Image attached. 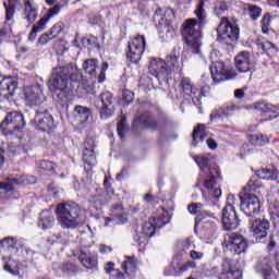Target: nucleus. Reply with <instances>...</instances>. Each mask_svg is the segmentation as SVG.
Returning a JSON list of instances; mask_svg holds the SVG:
<instances>
[{"mask_svg":"<svg viewBox=\"0 0 279 279\" xmlns=\"http://www.w3.org/2000/svg\"><path fill=\"white\" fill-rule=\"evenodd\" d=\"M80 70L77 65L70 63L65 66H57L52 70L49 80V88L53 90L61 101L73 95V85L71 82H77Z\"/></svg>","mask_w":279,"mask_h":279,"instance_id":"nucleus-1","label":"nucleus"},{"mask_svg":"<svg viewBox=\"0 0 279 279\" xmlns=\"http://www.w3.org/2000/svg\"><path fill=\"white\" fill-rule=\"evenodd\" d=\"M207 0H199L195 14L198 20L190 19L183 24L182 36L192 53H199L202 48V25L206 19V10L204 9Z\"/></svg>","mask_w":279,"mask_h":279,"instance_id":"nucleus-2","label":"nucleus"},{"mask_svg":"<svg viewBox=\"0 0 279 279\" xmlns=\"http://www.w3.org/2000/svg\"><path fill=\"white\" fill-rule=\"evenodd\" d=\"M196 165L203 172L198 179L196 186H205L209 191L210 197L219 199L221 197V189L216 187L218 182H221V173L218 167L210 166V159L206 156L194 157Z\"/></svg>","mask_w":279,"mask_h":279,"instance_id":"nucleus-3","label":"nucleus"},{"mask_svg":"<svg viewBox=\"0 0 279 279\" xmlns=\"http://www.w3.org/2000/svg\"><path fill=\"white\" fill-rule=\"evenodd\" d=\"M56 215L63 230H75L82 223V208L75 203H60L56 208Z\"/></svg>","mask_w":279,"mask_h":279,"instance_id":"nucleus-4","label":"nucleus"},{"mask_svg":"<svg viewBox=\"0 0 279 279\" xmlns=\"http://www.w3.org/2000/svg\"><path fill=\"white\" fill-rule=\"evenodd\" d=\"M190 247H193V241H191L190 238L184 239L177 244V255L172 262V269L177 276H182V274L186 272L187 269L197 268V262H182V258L186 256Z\"/></svg>","mask_w":279,"mask_h":279,"instance_id":"nucleus-5","label":"nucleus"},{"mask_svg":"<svg viewBox=\"0 0 279 279\" xmlns=\"http://www.w3.org/2000/svg\"><path fill=\"white\" fill-rule=\"evenodd\" d=\"M218 40L225 45H232L239 40V25L228 21V17H222L221 22L217 28Z\"/></svg>","mask_w":279,"mask_h":279,"instance_id":"nucleus-6","label":"nucleus"},{"mask_svg":"<svg viewBox=\"0 0 279 279\" xmlns=\"http://www.w3.org/2000/svg\"><path fill=\"white\" fill-rule=\"evenodd\" d=\"M146 45L145 36L143 35H136L131 38L128 45L126 60L133 64H138L141 62V58H143Z\"/></svg>","mask_w":279,"mask_h":279,"instance_id":"nucleus-7","label":"nucleus"},{"mask_svg":"<svg viewBox=\"0 0 279 279\" xmlns=\"http://www.w3.org/2000/svg\"><path fill=\"white\" fill-rule=\"evenodd\" d=\"M210 73L213 81L216 84L220 82H226L228 80H234L236 77V70L230 65H226V63L221 61H216L210 65Z\"/></svg>","mask_w":279,"mask_h":279,"instance_id":"nucleus-8","label":"nucleus"},{"mask_svg":"<svg viewBox=\"0 0 279 279\" xmlns=\"http://www.w3.org/2000/svg\"><path fill=\"white\" fill-rule=\"evenodd\" d=\"M223 245L231 254L241 255L247 251V240L239 233H228L225 235Z\"/></svg>","mask_w":279,"mask_h":279,"instance_id":"nucleus-9","label":"nucleus"},{"mask_svg":"<svg viewBox=\"0 0 279 279\" xmlns=\"http://www.w3.org/2000/svg\"><path fill=\"white\" fill-rule=\"evenodd\" d=\"M23 128H25V118L19 111L9 112L0 124L2 132H9V134L21 132Z\"/></svg>","mask_w":279,"mask_h":279,"instance_id":"nucleus-10","label":"nucleus"},{"mask_svg":"<svg viewBox=\"0 0 279 279\" xmlns=\"http://www.w3.org/2000/svg\"><path fill=\"white\" fill-rule=\"evenodd\" d=\"M240 209L246 217L254 219V217L260 213V201L258 199V196L251 193H244L243 196H240Z\"/></svg>","mask_w":279,"mask_h":279,"instance_id":"nucleus-11","label":"nucleus"},{"mask_svg":"<svg viewBox=\"0 0 279 279\" xmlns=\"http://www.w3.org/2000/svg\"><path fill=\"white\" fill-rule=\"evenodd\" d=\"M108 62H104L99 71V60L97 59H87L83 63V69L86 75H89L92 80H97L99 84L106 82V72L108 71ZM99 71V74L97 73Z\"/></svg>","mask_w":279,"mask_h":279,"instance_id":"nucleus-12","label":"nucleus"},{"mask_svg":"<svg viewBox=\"0 0 279 279\" xmlns=\"http://www.w3.org/2000/svg\"><path fill=\"white\" fill-rule=\"evenodd\" d=\"M72 254L86 269H95V267H97V253L88 251V246L82 245L80 251L74 250Z\"/></svg>","mask_w":279,"mask_h":279,"instance_id":"nucleus-13","label":"nucleus"},{"mask_svg":"<svg viewBox=\"0 0 279 279\" xmlns=\"http://www.w3.org/2000/svg\"><path fill=\"white\" fill-rule=\"evenodd\" d=\"M250 232L256 241H263L269 233L270 223L267 219L251 218L248 220Z\"/></svg>","mask_w":279,"mask_h":279,"instance_id":"nucleus-14","label":"nucleus"},{"mask_svg":"<svg viewBox=\"0 0 279 279\" xmlns=\"http://www.w3.org/2000/svg\"><path fill=\"white\" fill-rule=\"evenodd\" d=\"M101 106L99 108L100 119H110L114 114V97L110 92H104L98 97Z\"/></svg>","mask_w":279,"mask_h":279,"instance_id":"nucleus-15","label":"nucleus"},{"mask_svg":"<svg viewBox=\"0 0 279 279\" xmlns=\"http://www.w3.org/2000/svg\"><path fill=\"white\" fill-rule=\"evenodd\" d=\"M148 71L153 77H156L159 82H165L169 77V71L167 70V62L160 58H150Z\"/></svg>","mask_w":279,"mask_h":279,"instance_id":"nucleus-16","label":"nucleus"},{"mask_svg":"<svg viewBox=\"0 0 279 279\" xmlns=\"http://www.w3.org/2000/svg\"><path fill=\"white\" fill-rule=\"evenodd\" d=\"M21 3L20 0H8L3 2L5 10L4 29L0 31V36H5L9 32H12L14 25V14L16 12V5Z\"/></svg>","mask_w":279,"mask_h":279,"instance_id":"nucleus-17","label":"nucleus"},{"mask_svg":"<svg viewBox=\"0 0 279 279\" xmlns=\"http://www.w3.org/2000/svg\"><path fill=\"white\" fill-rule=\"evenodd\" d=\"M241 225V219H239V214L234 206H226L222 209V226L225 230H236Z\"/></svg>","mask_w":279,"mask_h":279,"instance_id":"nucleus-18","label":"nucleus"},{"mask_svg":"<svg viewBox=\"0 0 279 279\" xmlns=\"http://www.w3.org/2000/svg\"><path fill=\"white\" fill-rule=\"evenodd\" d=\"M19 88V82L12 76H8L1 80L0 82V101H8L10 97H14Z\"/></svg>","mask_w":279,"mask_h":279,"instance_id":"nucleus-19","label":"nucleus"},{"mask_svg":"<svg viewBox=\"0 0 279 279\" xmlns=\"http://www.w3.org/2000/svg\"><path fill=\"white\" fill-rule=\"evenodd\" d=\"M29 184H36V177L22 175L20 178H10L0 183L2 191H14V186H27Z\"/></svg>","mask_w":279,"mask_h":279,"instance_id":"nucleus-20","label":"nucleus"},{"mask_svg":"<svg viewBox=\"0 0 279 279\" xmlns=\"http://www.w3.org/2000/svg\"><path fill=\"white\" fill-rule=\"evenodd\" d=\"M143 125L144 128H147V130H160L161 125L160 122L156 121V118H154L149 113H142L134 118L133 120V130H138Z\"/></svg>","mask_w":279,"mask_h":279,"instance_id":"nucleus-21","label":"nucleus"},{"mask_svg":"<svg viewBox=\"0 0 279 279\" xmlns=\"http://www.w3.org/2000/svg\"><path fill=\"white\" fill-rule=\"evenodd\" d=\"M37 128L41 130V132H51L56 129V123L53 122V116L49 113V111H37L34 119Z\"/></svg>","mask_w":279,"mask_h":279,"instance_id":"nucleus-22","label":"nucleus"},{"mask_svg":"<svg viewBox=\"0 0 279 279\" xmlns=\"http://www.w3.org/2000/svg\"><path fill=\"white\" fill-rule=\"evenodd\" d=\"M24 95L29 106H40L46 99L45 94L43 93V86L40 85L26 87Z\"/></svg>","mask_w":279,"mask_h":279,"instance_id":"nucleus-23","label":"nucleus"},{"mask_svg":"<svg viewBox=\"0 0 279 279\" xmlns=\"http://www.w3.org/2000/svg\"><path fill=\"white\" fill-rule=\"evenodd\" d=\"M255 271L264 276V279H276L271 257L269 256H262L257 259V263L255 265Z\"/></svg>","mask_w":279,"mask_h":279,"instance_id":"nucleus-24","label":"nucleus"},{"mask_svg":"<svg viewBox=\"0 0 279 279\" xmlns=\"http://www.w3.org/2000/svg\"><path fill=\"white\" fill-rule=\"evenodd\" d=\"M221 267L222 270L219 275V279H241V276H243L241 269L230 259H223Z\"/></svg>","mask_w":279,"mask_h":279,"instance_id":"nucleus-25","label":"nucleus"},{"mask_svg":"<svg viewBox=\"0 0 279 279\" xmlns=\"http://www.w3.org/2000/svg\"><path fill=\"white\" fill-rule=\"evenodd\" d=\"M252 66H254V64L252 63V54H250V52L242 51L235 57V69H238L240 73H250Z\"/></svg>","mask_w":279,"mask_h":279,"instance_id":"nucleus-26","label":"nucleus"},{"mask_svg":"<svg viewBox=\"0 0 279 279\" xmlns=\"http://www.w3.org/2000/svg\"><path fill=\"white\" fill-rule=\"evenodd\" d=\"M165 62L168 75H171V73H180L182 71V63L180 62V51L173 50L166 58Z\"/></svg>","mask_w":279,"mask_h":279,"instance_id":"nucleus-27","label":"nucleus"},{"mask_svg":"<svg viewBox=\"0 0 279 279\" xmlns=\"http://www.w3.org/2000/svg\"><path fill=\"white\" fill-rule=\"evenodd\" d=\"M83 160L88 167L95 165L97 157H95V140L87 138L84 143Z\"/></svg>","mask_w":279,"mask_h":279,"instance_id":"nucleus-28","label":"nucleus"},{"mask_svg":"<svg viewBox=\"0 0 279 279\" xmlns=\"http://www.w3.org/2000/svg\"><path fill=\"white\" fill-rule=\"evenodd\" d=\"M215 234H217V220H204L199 229L201 239H204L206 241L208 239H213Z\"/></svg>","mask_w":279,"mask_h":279,"instance_id":"nucleus-29","label":"nucleus"},{"mask_svg":"<svg viewBox=\"0 0 279 279\" xmlns=\"http://www.w3.org/2000/svg\"><path fill=\"white\" fill-rule=\"evenodd\" d=\"M254 108L257 110V112H264L269 116V120L277 119L279 116V106L271 105L268 102H255ZM268 119H265L264 121H269Z\"/></svg>","mask_w":279,"mask_h":279,"instance_id":"nucleus-30","label":"nucleus"},{"mask_svg":"<svg viewBox=\"0 0 279 279\" xmlns=\"http://www.w3.org/2000/svg\"><path fill=\"white\" fill-rule=\"evenodd\" d=\"M180 86L184 95H187V97H192V99H199L201 92L197 87H195V85H193L191 78L183 77L181 80Z\"/></svg>","mask_w":279,"mask_h":279,"instance_id":"nucleus-31","label":"nucleus"},{"mask_svg":"<svg viewBox=\"0 0 279 279\" xmlns=\"http://www.w3.org/2000/svg\"><path fill=\"white\" fill-rule=\"evenodd\" d=\"M34 0H25L24 2V19L29 25L36 22L38 19V8L33 3Z\"/></svg>","mask_w":279,"mask_h":279,"instance_id":"nucleus-32","label":"nucleus"},{"mask_svg":"<svg viewBox=\"0 0 279 279\" xmlns=\"http://www.w3.org/2000/svg\"><path fill=\"white\" fill-rule=\"evenodd\" d=\"M52 226H56V218L51 210H43L39 215L38 227L41 230H49Z\"/></svg>","mask_w":279,"mask_h":279,"instance_id":"nucleus-33","label":"nucleus"},{"mask_svg":"<svg viewBox=\"0 0 279 279\" xmlns=\"http://www.w3.org/2000/svg\"><path fill=\"white\" fill-rule=\"evenodd\" d=\"M156 227L154 222L149 219L148 222H145L142 227V231L140 233V238H135L136 241H140V243H145L147 239H151L154 234H156Z\"/></svg>","mask_w":279,"mask_h":279,"instance_id":"nucleus-34","label":"nucleus"},{"mask_svg":"<svg viewBox=\"0 0 279 279\" xmlns=\"http://www.w3.org/2000/svg\"><path fill=\"white\" fill-rule=\"evenodd\" d=\"M208 136V132L206 131L205 124H198L192 133V145L193 147H197V143H203L204 138Z\"/></svg>","mask_w":279,"mask_h":279,"instance_id":"nucleus-35","label":"nucleus"},{"mask_svg":"<svg viewBox=\"0 0 279 279\" xmlns=\"http://www.w3.org/2000/svg\"><path fill=\"white\" fill-rule=\"evenodd\" d=\"M2 260L4 263V266H3L4 271H8L12 276H21L19 263L14 258L2 257Z\"/></svg>","mask_w":279,"mask_h":279,"instance_id":"nucleus-36","label":"nucleus"},{"mask_svg":"<svg viewBox=\"0 0 279 279\" xmlns=\"http://www.w3.org/2000/svg\"><path fill=\"white\" fill-rule=\"evenodd\" d=\"M111 217L119 223H128V215L122 205H116L111 208Z\"/></svg>","mask_w":279,"mask_h":279,"instance_id":"nucleus-37","label":"nucleus"},{"mask_svg":"<svg viewBox=\"0 0 279 279\" xmlns=\"http://www.w3.org/2000/svg\"><path fill=\"white\" fill-rule=\"evenodd\" d=\"M232 110H234L233 106L221 107L217 111L210 113V121H216V119L223 121V119L230 117Z\"/></svg>","mask_w":279,"mask_h":279,"instance_id":"nucleus-38","label":"nucleus"},{"mask_svg":"<svg viewBox=\"0 0 279 279\" xmlns=\"http://www.w3.org/2000/svg\"><path fill=\"white\" fill-rule=\"evenodd\" d=\"M257 175L260 178V180H278V169L274 167L264 168L257 171Z\"/></svg>","mask_w":279,"mask_h":279,"instance_id":"nucleus-39","label":"nucleus"},{"mask_svg":"<svg viewBox=\"0 0 279 279\" xmlns=\"http://www.w3.org/2000/svg\"><path fill=\"white\" fill-rule=\"evenodd\" d=\"M248 141L251 145H254L255 147H265V145H269V137L263 134L248 135Z\"/></svg>","mask_w":279,"mask_h":279,"instance_id":"nucleus-40","label":"nucleus"},{"mask_svg":"<svg viewBox=\"0 0 279 279\" xmlns=\"http://www.w3.org/2000/svg\"><path fill=\"white\" fill-rule=\"evenodd\" d=\"M178 29V24L173 22H167L166 26L163 27L165 35L160 33V37L165 38L166 40H171L175 36V32Z\"/></svg>","mask_w":279,"mask_h":279,"instance_id":"nucleus-41","label":"nucleus"},{"mask_svg":"<svg viewBox=\"0 0 279 279\" xmlns=\"http://www.w3.org/2000/svg\"><path fill=\"white\" fill-rule=\"evenodd\" d=\"M257 47L263 49V51H265L269 58H274V56L278 53V47H276V45H274L271 41L258 43Z\"/></svg>","mask_w":279,"mask_h":279,"instance_id":"nucleus-42","label":"nucleus"},{"mask_svg":"<svg viewBox=\"0 0 279 279\" xmlns=\"http://www.w3.org/2000/svg\"><path fill=\"white\" fill-rule=\"evenodd\" d=\"M74 114L76 119H80L81 123H85V121H88V117H90V109L87 107L76 106L74 108Z\"/></svg>","mask_w":279,"mask_h":279,"instance_id":"nucleus-43","label":"nucleus"},{"mask_svg":"<svg viewBox=\"0 0 279 279\" xmlns=\"http://www.w3.org/2000/svg\"><path fill=\"white\" fill-rule=\"evenodd\" d=\"M122 269L126 276H130L131 271L136 269V259H134V257H125V260L122 264Z\"/></svg>","mask_w":279,"mask_h":279,"instance_id":"nucleus-44","label":"nucleus"},{"mask_svg":"<svg viewBox=\"0 0 279 279\" xmlns=\"http://www.w3.org/2000/svg\"><path fill=\"white\" fill-rule=\"evenodd\" d=\"M16 243H19V242H17L16 238H14V236H7V238L0 240V245L4 250L16 248Z\"/></svg>","mask_w":279,"mask_h":279,"instance_id":"nucleus-45","label":"nucleus"},{"mask_svg":"<svg viewBox=\"0 0 279 279\" xmlns=\"http://www.w3.org/2000/svg\"><path fill=\"white\" fill-rule=\"evenodd\" d=\"M125 132H128V119L125 116L121 117V120L118 122V136L123 141L125 138Z\"/></svg>","mask_w":279,"mask_h":279,"instance_id":"nucleus-46","label":"nucleus"},{"mask_svg":"<svg viewBox=\"0 0 279 279\" xmlns=\"http://www.w3.org/2000/svg\"><path fill=\"white\" fill-rule=\"evenodd\" d=\"M150 220L157 230H160V228H163V226H167V218L165 217V214L153 216Z\"/></svg>","mask_w":279,"mask_h":279,"instance_id":"nucleus-47","label":"nucleus"},{"mask_svg":"<svg viewBox=\"0 0 279 279\" xmlns=\"http://www.w3.org/2000/svg\"><path fill=\"white\" fill-rule=\"evenodd\" d=\"M271 25V15L266 13L262 19V32L263 34H269V26Z\"/></svg>","mask_w":279,"mask_h":279,"instance_id":"nucleus-48","label":"nucleus"},{"mask_svg":"<svg viewBox=\"0 0 279 279\" xmlns=\"http://www.w3.org/2000/svg\"><path fill=\"white\" fill-rule=\"evenodd\" d=\"M63 271L70 276H75L80 271V268L73 263H66L63 265Z\"/></svg>","mask_w":279,"mask_h":279,"instance_id":"nucleus-49","label":"nucleus"},{"mask_svg":"<svg viewBox=\"0 0 279 279\" xmlns=\"http://www.w3.org/2000/svg\"><path fill=\"white\" fill-rule=\"evenodd\" d=\"M39 169H43V171L52 172L56 170V166L51 161L43 160L38 165Z\"/></svg>","mask_w":279,"mask_h":279,"instance_id":"nucleus-50","label":"nucleus"},{"mask_svg":"<svg viewBox=\"0 0 279 279\" xmlns=\"http://www.w3.org/2000/svg\"><path fill=\"white\" fill-rule=\"evenodd\" d=\"M227 10H228V4H226L225 1H218L215 7V14L217 16H221V14H223V12H226Z\"/></svg>","mask_w":279,"mask_h":279,"instance_id":"nucleus-51","label":"nucleus"},{"mask_svg":"<svg viewBox=\"0 0 279 279\" xmlns=\"http://www.w3.org/2000/svg\"><path fill=\"white\" fill-rule=\"evenodd\" d=\"M49 20L50 17L44 15L33 27L38 29V32H43V29H45V27L47 26V23H49Z\"/></svg>","mask_w":279,"mask_h":279,"instance_id":"nucleus-52","label":"nucleus"},{"mask_svg":"<svg viewBox=\"0 0 279 279\" xmlns=\"http://www.w3.org/2000/svg\"><path fill=\"white\" fill-rule=\"evenodd\" d=\"M262 9L256 5H251L248 8V14L253 21H256L260 16Z\"/></svg>","mask_w":279,"mask_h":279,"instance_id":"nucleus-53","label":"nucleus"},{"mask_svg":"<svg viewBox=\"0 0 279 279\" xmlns=\"http://www.w3.org/2000/svg\"><path fill=\"white\" fill-rule=\"evenodd\" d=\"M196 219H197V221H204V219L215 220V216L213 215V213L203 209L198 213V216Z\"/></svg>","mask_w":279,"mask_h":279,"instance_id":"nucleus-54","label":"nucleus"},{"mask_svg":"<svg viewBox=\"0 0 279 279\" xmlns=\"http://www.w3.org/2000/svg\"><path fill=\"white\" fill-rule=\"evenodd\" d=\"M258 189V183L254 181V179H251L246 186H244V192L245 193H252Z\"/></svg>","mask_w":279,"mask_h":279,"instance_id":"nucleus-55","label":"nucleus"},{"mask_svg":"<svg viewBox=\"0 0 279 279\" xmlns=\"http://www.w3.org/2000/svg\"><path fill=\"white\" fill-rule=\"evenodd\" d=\"M50 36L52 38H58L60 34H62V26L61 25H54L52 26L51 31L49 32Z\"/></svg>","mask_w":279,"mask_h":279,"instance_id":"nucleus-56","label":"nucleus"},{"mask_svg":"<svg viewBox=\"0 0 279 279\" xmlns=\"http://www.w3.org/2000/svg\"><path fill=\"white\" fill-rule=\"evenodd\" d=\"M190 258H192L194 263L195 260H202L204 258V253L192 250L190 251Z\"/></svg>","mask_w":279,"mask_h":279,"instance_id":"nucleus-57","label":"nucleus"},{"mask_svg":"<svg viewBox=\"0 0 279 279\" xmlns=\"http://www.w3.org/2000/svg\"><path fill=\"white\" fill-rule=\"evenodd\" d=\"M52 39L53 37L50 35V33H46L38 38V43L39 45H47L49 40H52Z\"/></svg>","mask_w":279,"mask_h":279,"instance_id":"nucleus-58","label":"nucleus"},{"mask_svg":"<svg viewBox=\"0 0 279 279\" xmlns=\"http://www.w3.org/2000/svg\"><path fill=\"white\" fill-rule=\"evenodd\" d=\"M123 99L125 104H132L134 101V93L132 92H124Z\"/></svg>","mask_w":279,"mask_h":279,"instance_id":"nucleus-59","label":"nucleus"},{"mask_svg":"<svg viewBox=\"0 0 279 279\" xmlns=\"http://www.w3.org/2000/svg\"><path fill=\"white\" fill-rule=\"evenodd\" d=\"M60 12V5H54L53 8H51L48 13L46 14V16L48 19H52V16H56V14H58Z\"/></svg>","mask_w":279,"mask_h":279,"instance_id":"nucleus-60","label":"nucleus"},{"mask_svg":"<svg viewBox=\"0 0 279 279\" xmlns=\"http://www.w3.org/2000/svg\"><path fill=\"white\" fill-rule=\"evenodd\" d=\"M99 252H100V254H111L112 246H109V245H106V244H100L99 245Z\"/></svg>","mask_w":279,"mask_h":279,"instance_id":"nucleus-61","label":"nucleus"},{"mask_svg":"<svg viewBox=\"0 0 279 279\" xmlns=\"http://www.w3.org/2000/svg\"><path fill=\"white\" fill-rule=\"evenodd\" d=\"M144 202H146V204H154V202H156V196L151 193H147L144 195Z\"/></svg>","mask_w":279,"mask_h":279,"instance_id":"nucleus-62","label":"nucleus"},{"mask_svg":"<svg viewBox=\"0 0 279 279\" xmlns=\"http://www.w3.org/2000/svg\"><path fill=\"white\" fill-rule=\"evenodd\" d=\"M187 210L189 213H191V215H199V210L197 209L195 203H192L187 206Z\"/></svg>","mask_w":279,"mask_h":279,"instance_id":"nucleus-63","label":"nucleus"},{"mask_svg":"<svg viewBox=\"0 0 279 279\" xmlns=\"http://www.w3.org/2000/svg\"><path fill=\"white\" fill-rule=\"evenodd\" d=\"M105 271L106 274H112V271H114V263L108 262L107 264H105Z\"/></svg>","mask_w":279,"mask_h":279,"instance_id":"nucleus-64","label":"nucleus"}]
</instances>
